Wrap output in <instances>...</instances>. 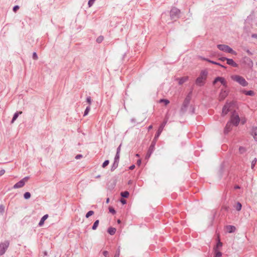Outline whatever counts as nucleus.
Instances as JSON below:
<instances>
[{
	"instance_id": "33",
	"label": "nucleus",
	"mask_w": 257,
	"mask_h": 257,
	"mask_svg": "<svg viewBox=\"0 0 257 257\" xmlns=\"http://www.w3.org/2000/svg\"><path fill=\"white\" fill-rule=\"evenodd\" d=\"M94 211H92V210H90V211H89L85 215V217L86 218H88L90 216L92 215L93 214H94Z\"/></svg>"
},
{
	"instance_id": "28",
	"label": "nucleus",
	"mask_w": 257,
	"mask_h": 257,
	"mask_svg": "<svg viewBox=\"0 0 257 257\" xmlns=\"http://www.w3.org/2000/svg\"><path fill=\"white\" fill-rule=\"evenodd\" d=\"M120 195L123 198H127L129 196V192L127 191L122 192Z\"/></svg>"
},
{
	"instance_id": "54",
	"label": "nucleus",
	"mask_w": 257,
	"mask_h": 257,
	"mask_svg": "<svg viewBox=\"0 0 257 257\" xmlns=\"http://www.w3.org/2000/svg\"><path fill=\"white\" fill-rule=\"evenodd\" d=\"M246 52L249 55H252L253 54V53L248 49L246 50Z\"/></svg>"
},
{
	"instance_id": "19",
	"label": "nucleus",
	"mask_w": 257,
	"mask_h": 257,
	"mask_svg": "<svg viewBox=\"0 0 257 257\" xmlns=\"http://www.w3.org/2000/svg\"><path fill=\"white\" fill-rule=\"evenodd\" d=\"M188 78H189L188 76H185L178 78L177 80H178V84L179 85L183 84L184 82H186L188 80Z\"/></svg>"
},
{
	"instance_id": "6",
	"label": "nucleus",
	"mask_w": 257,
	"mask_h": 257,
	"mask_svg": "<svg viewBox=\"0 0 257 257\" xmlns=\"http://www.w3.org/2000/svg\"><path fill=\"white\" fill-rule=\"evenodd\" d=\"M165 125V123H162L160 125L157 132H156V133L155 135V137H154L153 141L151 142V145H153L154 146H156L157 141L159 137H160L161 134L162 133Z\"/></svg>"
},
{
	"instance_id": "35",
	"label": "nucleus",
	"mask_w": 257,
	"mask_h": 257,
	"mask_svg": "<svg viewBox=\"0 0 257 257\" xmlns=\"http://www.w3.org/2000/svg\"><path fill=\"white\" fill-rule=\"evenodd\" d=\"M90 106H88L87 107H86V108L84 112L83 116L87 115L88 114L89 111H90Z\"/></svg>"
},
{
	"instance_id": "11",
	"label": "nucleus",
	"mask_w": 257,
	"mask_h": 257,
	"mask_svg": "<svg viewBox=\"0 0 257 257\" xmlns=\"http://www.w3.org/2000/svg\"><path fill=\"white\" fill-rule=\"evenodd\" d=\"M229 91L227 90H224L221 89L219 95V99L220 101L224 100L228 95Z\"/></svg>"
},
{
	"instance_id": "1",
	"label": "nucleus",
	"mask_w": 257,
	"mask_h": 257,
	"mask_svg": "<svg viewBox=\"0 0 257 257\" xmlns=\"http://www.w3.org/2000/svg\"><path fill=\"white\" fill-rule=\"evenodd\" d=\"M208 75V72L206 70L201 71L199 76L197 78L195 81V84L198 86H203L205 84V81Z\"/></svg>"
},
{
	"instance_id": "45",
	"label": "nucleus",
	"mask_w": 257,
	"mask_h": 257,
	"mask_svg": "<svg viewBox=\"0 0 257 257\" xmlns=\"http://www.w3.org/2000/svg\"><path fill=\"white\" fill-rule=\"evenodd\" d=\"M20 8L19 6H18V5H16V6H15L13 8V10L14 12H16L18 10H19Z\"/></svg>"
},
{
	"instance_id": "26",
	"label": "nucleus",
	"mask_w": 257,
	"mask_h": 257,
	"mask_svg": "<svg viewBox=\"0 0 257 257\" xmlns=\"http://www.w3.org/2000/svg\"><path fill=\"white\" fill-rule=\"evenodd\" d=\"M234 207L237 211H239L241 209L242 205L239 202H237Z\"/></svg>"
},
{
	"instance_id": "38",
	"label": "nucleus",
	"mask_w": 257,
	"mask_h": 257,
	"mask_svg": "<svg viewBox=\"0 0 257 257\" xmlns=\"http://www.w3.org/2000/svg\"><path fill=\"white\" fill-rule=\"evenodd\" d=\"M239 151L240 154H243L246 151V149L243 147H240L239 148Z\"/></svg>"
},
{
	"instance_id": "57",
	"label": "nucleus",
	"mask_w": 257,
	"mask_h": 257,
	"mask_svg": "<svg viewBox=\"0 0 257 257\" xmlns=\"http://www.w3.org/2000/svg\"><path fill=\"white\" fill-rule=\"evenodd\" d=\"M135 168V165H131L130 167H129V169L130 170H133L134 168Z\"/></svg>"
},
{
	"instance_id": "51",
	"label": "nucleus",
	"mask_w": 257,
	"mask_h": 257,
	"mask_svg": "<svg viewBox=\"0 0 257 257\" xmlns=\"http://www.w3.org/2000/svg\"><path fill=\"white\" fill-rule=\"evenodd\" d=\"M5 173V170L4 169H2L0 170V176L3 175Z\"/></svg>"
},
{
	"instance_id": "59",
	"label": "nucleus",
	"mask_w": 257,
	"mask_h": 257,
	"mask_svg": "<svg viewBox=\"0 0 257 257\" xmlns=\"http://www.w3.org/2000/svg\"><path fill=\"white\" fill-rule=\"evenodd\" d=\"M240 187L239 185H235L234 187V189H240Z\"/></svg>"
},
{
	"instance_id": "13",
	"label": "nucleus",
	"mask_w": 257,
	"mask_h": 257,
	"mask_svg": "<svg viewBox=\"0 0 257 257\" xmlns=\"http://www.w3.org/2000/svg\"><path fill=\"white\" fill-rule=\"evenodd\" d=\"M251 135L253 137L255 141H257V127L253 126L250 132Z\"/></svg>"
},
{
	"instance_id": "41",
	"label": "nucleus",
	"mask_w": 257,
	"mask_h": 257,
	"mask_svg": "<svg viewBox=\"0 0 257 257\" xmlns=\"http://www.w3.org/2000/svg\"><path fill=\"white\" fill-rule=\"evenodd\" d=\"M86 102L89 104V105L91 104L92 99L90 96H87L86 97Z\"/></svg>"
},
{
	"instance_id": "50",
	"label": "nucleus",
	"mask_w": 257,
	"mask_h": 257,
	"mask_svg": "<svg viewBox=\"0 0 257 257\" xmlns=\"http://www.w3.org/2000/svg\"><path fill=\"white\" fill-rule=\"evenodd\" d=\"M120 201L122 204H125L126 203V201L123 198H121Z\"/></svg>"
},
{
	"instance_id": "4",
	"label": "nucleus",
	"mask_w": 257,
	"mask_h": 257,
	"mask_svg": "<svg viewBox=\"0 0 257 257\" xmlns=\"http://www.w3.org/2000/svg\"><path fill=\"white\" fill-rule=\"evenodd\" d=\"M191 100V96L188 94L185 98L181 108L180 109V113L182 114H184L187 109Z\"/></svg>"
},
{
	"instance_id": "24",
	"label": "nucleus",
	"mask_w": 257,
	"mask_h": 257,
	"mask_svg": "<svg viewBox=\"0 0 257 257\" xmlns=\"http://www.w3.org/2000/svg\"><path fill=\"white\" fill-rule=\"evenodd\" d=\"M204 60H206L207 61H208V62H210V63H211L212 64L219 65L220 67H223V68H226V67H225L224 65H222L221 64H220V63H219L218 62H216L215 61H212V60H209V59H204Z\"/></svg>"
},
{
	"instance_id": "49",
	"label": "nucleus",
	"mask_w": 257,
	"mask_h": 257,
	"mask_svg": "<svg viewBox=\"0 0 257 257\" xmlns=\"http://www.w3.org/2000/svg\"><path fill=\"white\" fill-rule=\"evenodd\" d=\"M29 179V177L26 176V177H24L23 179H22L21 180H23V181L25 182V184L26 182L28 181Z\"/></svg>"
},
{
	"instance_id": "62",
	"label": "nucleus",
	"mask_w": 257,
	"mask_h": 257,
	"mask_svg": "<svg viewBox=\"0 0 257 257\" xmlns=\"http://www.w3.org/2000/svg\"><path fill=\"white\" fill-rule=\"evenodd\" d=\"M109 199L108 198H107L106 199V202L107 203H109Z\"/></svg>"
},
{
	"instance_id": "63",
	"label": "nucleus",
	"mask_w": 257,
	"mask_h": 257,
	"mask_svg": "<svg viewBox=\"0 0 257 257\" xmlns=\"http://www.w3.org/2000/svg\"><path fill=\"white\" fill-rule=\"evenodd\" d=\"M117 222L118 224L120 223V222H121L120 220V219H118V220H117Z\"/></svg>"
},
{
	"instance_id": "2",
	"label": "nucleus",
	"mask_w": 257,
	"mask_h": 257,
	"mask_svg": "<svg viewBox=\"0 0 257 257\" xmlns=\"http://www.w3.org/2000/svg\"><path fill=\"white\" fill-rule=\"evenodd\" d=\"M231 78L232 80L237 82L240 85L245 87L247 86L248 84V82L245 80V79L240 75H235L231 76Z\"/></svg>"
},
{
	"instance_id": "61",
	"label": "nucleus",
	"mask_w": 257,
	"mask_h": 257,
	"mask_svg": "<svg viewBox=\"0 0 257 257\" xmlns=\"http://www.w3.org/2000/svg\"><path fill=\"white\" fill-rule=\"evenodd\" d=\"M131 122H136V119L135 118H132L131 119Z\"/></svg>"
},
{
	"instance_id": "55",
	"label": "nucleus",
	"mask_w": 257,
	"mask_h": 257,
	"mask_svg": "<svg viewBox=\"0 0 257 257\" xmlns=\"http://www.w3.org/2000/svg\"><path fill=\"white\" fill-rule=\"evenodd\" d=\"M190 107L191 108V113H194L195 112V108L193 106H191Z\"/></svg>"
},
{
	"instance_id": "3",
	"label": "nucleus",
	"mask_w": 257,
	"mask_h": 257,
	"mask_svg": "<svg viewBox=\"0 0 257 257\" xmlns=\"http://www.w3.org/2000/svg\"><path fill=\"white\" fill-rule=\"evenodd\" d=\"M240 117L238 113L235 110H234L232 112V114L230 116V119L229 122H230V123L234 126H237L240 122Z\"/></svg>"
},
{
	"instance_id": "60",
	"label": "nucleus",
	"mask_w": 257,
	"mask_h": 257,
	"mask_svg": "<svg viewBox=\"0 0 257 257\" xmlns=\"http://www.w3.org/2000/svg\"><path fill=\"white\" fill-rule=\"evenodd\" d=\"M152 128H153V126H152V125H150V126H148V131H150V130H151Z\"/></svg>"
},
{
	"instance_id": "43",
	"label": "nucleus",
	"mask_w": 257,
	"mask_h": 257,
	"mask_svg": "<svg viewBox=\"0 0 257 257\" xmlns=\"http://www.w3.org/2000/svg\"><path fill=\"white\" fill-rule=\"evenodd\" d=\"M120 255V249L118 248L116 250L115 254H114V257H119Z\"/></svg>"
},
{
	"instance_id": "44",
	"label": "nucleus",
	"mask_w": 257,
	"mask_h": 257,
	"mask_svg": "<svg viewBox=\"0 0 257 257\" xmlns=\"http://www.w3.org/2000/svg\"><path fill=\"white\" fill-rule=\"evenodd\" d=\"M5 211V207L3 205H0V213L3 214Z\"/></svg>"
},
{
	"instance_id": "20",
	"label": "nucleus",
	"mask_w": 257,
	"mask_h": 257,
	"mask_svg": "<svg viewBox=\"0 0 257 257\" xmlns=\"http://www.w3.org/2000/svg\"><path fill=\"white\" fill-rule=\"evenodd\" d=\"M241 92L244 94L246 95H249V96H253L254 95V92L252 90H245L244 89L242 90Z\"/></svg>"
},
{
	"instance_id": "22",
	"label": "nucleus",
	"mask_w": 257,
	"mask_h": 257,
	"mask_svg": "<svg viewBox=\"0 0 257 257\" xmlns=\"http://www.w3.org/2000/svg\"><path fill=\"white\" fill-rule=\"evenodd\" d=\"M22 113V111H17L16 112H15L14 113L13 118L11 120V123H13L17 119V118H18L19 115L20 114H21Z\"/></svg>"
},
{
	"instance_id": "42",
	"label": "nucleus",
	"mask_w": 257,
	"mask_h": 257,
	"mask_svg": "<svg viewBox=\"0 0 257 257\" xmlns=\"http://www.w3.org/2000/svg\"><path fill=\"white\" fill-rule=\"evenodd\" d=\"M95 1V0H89V1L88 2V7H91L93 5Z\"/></svg>"
},
{
	"instance_id": "32",
	"label": "nucleus",
	"mask_w": 257,
	"mask_h": 257,
	"mask_svg": "<svg viewBox=\"0 0 257 257\" xmlns=\"http://www.w3.org/2000/svg\"><path fill=\"white\" fill-rule=\"evenodd\" d=\"M119 157L120 154L116 153L115 157L114 158V162H117L119 163Z\"/></svg>"
},
{
	"instance_id": "29",
	"label": "nucleus",
	"mask_w": 257,
	"mask_h": 257,
	"mask_svg": "<svg viewBox=\"0 0 257 257\" xmlns=\"http://www.w3.org/2000/svg\"><path fill=\"white\" fill-rule=\"evenodd\" d=\"M221 255L222 253L220 251H218L216 249H215L214 257H221Z\"/></svg>"
},
{
	"instance_id": "17",
	"label": "nucleus",
	"mask_w": 257,
	"mask_h": 257,
	"mask_svg": "<svg viewBox=\"0 0 257 257\" xmlns=\"http://www.w3.org/2000/svg\"><path fill=\"white\" fill-rule=\"evenodd\" d=\"M227 64L229 65H230L234 67H237L238 65L236 63H235L233 59L227 58L226 60Z\"/></svg>"
},
{
	"instance_id": "14",
	"label": "nucleus",
	"mask_w": 257,
	"mask_h": 257,
	"mask_svg": "<svg viewBox=\"0 0 257 257\" xmlns=\"http://www.w3.org/2000/svg\"><path fill=\"white\" fill-rule=\"evenodd\" d=\"M232 124L230 122L228 121L224 130L225 134H227L232 129Z\"/></svg>"
},
{
	"instance_id": "30",
	"label": "nucleus",
	"mask_w": 257,
	"mask_h": 257,
	"mask_svg": "<svg viewBox=\"0 0 257 257\" xmlns=\"http://www.w3.org/2000/svg\"><path fill=\"white\" fill-rule=\"evenodd\" d=\"M24 197L25 199H28L31 197V193L29 192H26L24 194Z\"/></svg>"
},
{
	"instance_id": "10",
	"label": "nucleus",
	"mask_w": 257,
	"mask_h": 257,
	"mask_svg": "<svg viewBox=\"0 0 257 257\" xmlns=\"http://www.w3.org/2000/svg\"><path fill=\"white\" fill-rule=\"evenodd\" d=\"M232 102H226L222 108V114L225 115L229 111L230 107L232 105Z\"/></svg>"
},
{
	"instance_id": "16",
	"label": "nucleus",
	"mask_w": 257,
	"mask_h": 257,
	"mask_svg": "<svg viewBox=\"0 0 257 257\" xmlns=\"http://www.w3.org/2000/svg\"><path fill=\"white\" fill-rule=\"evenodd\" d=\"M25 185V182L23 181V180H20L18 182H17L16 184H15L13 188L14 189H17L20 188L22 187H23Z\"/></svg>"
},
{
	"instance_id": "64",
	"label": "nucleus",
	"mask_w": 257,
	"mask_h": 257,
	"mask_svg": "<svg viewBox=\"0 0 257 257\" xmlns=\"http://www.w3.org/2000/svg\"><path fill=\"white\" fill-rule=\"evenodd\" d=\"M245 120H242V124H244V123H245Z\"/></svg>"
},
{
	"instance_id": "46",
	"label": "nucleus",
	"mask_w": 257,
	"mask_h": 257,
	"mask_svg": "<svg viewBox=\"0 0 257 257\" xmlns=\"http://www.w3.org/2000/svg\"><path fill=\"white\" fill-rule=\"evenodd\" d=\"M222 245V242L219 240L218 242L216 244V248L221 247Z\"/></svg>"
},
{
	"instance_id": "7",
	"label": "nucleus",
	"mask_w": 257,
	"mask_h": 257,
	"mask_svg": "<svg viewBox=\"0 0 257 257\" xmlns=\"http://www.w3.org/2000/svg\"><path fill=\"white\" fill-rule=\"evenodd\" d=\"M180 10L176 8H173L170 12V17L172 20L178 19L180 17Z\"/></svg>"
},
{
	"instance_id": "56",
	"label": "nucleus",
	"mask_w": 257,
	"mask_h": 257,
	"mask_svg": "<svg viewBox=\"0 0 257 257\" xmlns=\"http://www.w3.org/2000/svg\"><path fill=\"white\" fill-rule=\"evenodd\" d=\"M251 37L253 38L257 39V34H252L251 35Z\"/></svg>"
},
{
	"instance_id": "21",
	"label": "nucleus",
	"mask_w": 257,
	"mask_h": 257,
	"mask_svg": "<svg viewBox=\"0 0 257 257\" xmlns=\"http://www.w3.org/2000/svg\"><path fill=\"white\" fill-rule=\"evenodd\" d=\"M48 217V214H45L41 218V220L40 221H39V226H42L44 223V221L45 220L47 219V218Z\"/></svg>"
},
{
	"instance_id": "25",
	"label": "nucleus",
	"mask_w": 257,
	"mask_h": 257,
	"mask_svg": "<svg viewBox=\"0 0 257 257\" xmlns=\"http://www.w3.org/2000/svg\"><path fill=\"white\" fill-rule=\"evenodd\" d=\"M118 165V163L113 161V164L111 166V169H110V171L111 172L114 171L117 168Z\"/></svg>"
},
{
	"instance_id": "53",
	"label": "nucleus",
	"mask_w": 257,
	"mask_h": 257,
	"mask_svg": "<svg viewBox=\"0 0 257 257\" xmlns=\"http://www.w3.org/2000/svg\"><path fill=\"white\" fill-rule=\"evenodd\" d=\"M82 157V155L79 154L76 156L75 159H79Z\"/></svg>"
},
{
	"instance_id": "37",
	"label": "nucleus",
	"mask_w": 257,
	"mask_h": 257,
	"mask_svg": "<svg viewBox=\"0 0 257 257\" xmlns=\"http://www.w3.org/2000/svg\"><path fill=\"white\" fill-rule=\"evenodd\" d=\"M109 163V161L108 160H106L104 161V162L102 163V167L104 168H105Z\"/></svg>"
},
{
	"instance_id": "15",
	"label": "nucleus",
	"mask_w": 257,
	"mask_h": 257,
	"mask_svg": "<svg viewBox=\"0 0 257 257\" xmlns=\"http://www.w3.org/2000/svg\"><path fill=\"white\" fill-rule=\"evenodd\" d=\"M155 146H154L153 145H150L149 148V149H148V152L147 153V155H146V158H150V156H151L152 154L153 153V152L155 150Z\"/></svg>"
},
{
	"instance_id": "12",
	"label": "nucleus",
	"mask_w": 257,
	"mask_h": 257,
	"mask_svg": "<svg viewBox=\"0 0 257 257\" xmlns=\"http://www.w3.org/2000/svg\"><path fill=\"white\" fill-rule=\"evenodd\" d=\"M243 62L249 68H251L253 67V62L250 58L247 57H243Z\"/></svg>"
},
{
	"instance_id": "27",
	"label": "nucleus",
	"mask_w": 257,
	"mask_h": 257,
	"mask_svg": "<svg viewBox=\"0 0 257 257\" xmlns=\"http://www.w3.org/2000/svg\"><path fill=\"white\" fill-rule=\"evenodd\" d=\"M99 220H96L94 222L92 226V230H95L96 229L97 227H98V225L99 224Z\"/></svg>"
},
{
	"instance_id": "39",
	"label": "nucleus",
	"mask_w": 257,
	"mask_h": 257,
	"mask_svg": "<svg viewBox=\"0 0 257 257\" xmlns=\"http://www.w3.org/2000/svg\"><path fill=\"white\" fill-rule=\"evenodd\" d=\"M32 58L34 60H38V56L36 53V52H34L33 53V54H32Z\"/></svg>"
},
{
	"instance_id": "36",
	"label": "nucleus",
	"mask_w": 257,
	"mask_h": 257,
	"mask_svg": "<svg viewBox=\"0 0 257 257\" xmlns=\"http://www.w3.org/2000/svg\"><path fill=\"white\" fill-rule=\"evenodd\" d=\"M256 161H257V159L256 158H254L251 162V168L252 169H253L256 163Z\"/></svg>"
},
{
	"instance_id": "31",
	"label": "nucleus",
	"mask_w": 257,
	"mask_h": 257,
	"mask_svg": "<svg viewBox=\"0 0 257 257\" xmlns=\"http://www.w3.org/2000/svg\"><path fill=\"white\" fill-rule=\"evenodd\" d=\"M104 39L103 36H99L97 39H96V42L98 43H101Z\"/></svg>"
},
{
	"instance_id": "5",
	"label": "nucleus",
	"mask_w": 257,
	"mask_h": 257,
	"mask_svg": "<svg viewBox=\"0 0 257 257\" xmlns=\"http://www.w3.org/2000/svg\"><path fill=\"white\" fill-rule=\"evenodd\" d=\"M217 47L218 48V49L223 52L230 53L234 55H235L236 54V52L234 51L231 48L229 47L228 45L224 44H218L217 45Z\"/></svg>"
},
{
	"instance_id": "48",
	"label": "nucleus",
	"mask_w": 257,
	"mask_h": 257,
	"mask_svg": "<svg viewBox=\"0 0 257 257\" xmlns=\"http://www.w3.org/2000/svg\"><path fill=\"white\" fill-rule=\"evenodd\" d=\"M121 144H120L117 148V150H116V154H120V148H121Z\"/></svg>"
},
{
	"instance_id": "52",
	"label": "nucleus",
	"mask_w": 257,
	"mask_h": 257,
	"mask_svg": "<svg viewBox=\"0 0 257 257\" xmlns=\"http://www.w3.org/2000/svg\"><path fill=\"white\" fill-rule=\"evenodd\" d=\"M219 59L222 61H224L225 60H227V58L222 57L220 58Z\"/></svg>"
},
{
	"instance_id": "9",
	"label": "nucleus",
	"mask_w": 257,
	"mask_h": 257,
	"mask_svg": "<svg viewBox=\"0 0 257 257\" xmlns=\"http://www.w3.org/2000/svg\"><path fill=\"white\" fill-rule=\"evenodd\" d=\"M217 82H220L225 88L227 87V82L224 78L219 76L216 77L213 81V84L214 85Z\"/></svg>"
},
{
	"instance_id": "40",
	"label": "nucleus",
	"mask_w": 257,
	"mask_h": 257,
	"mask_svg": "<svg viewBox=\"0 0 257 257\" xmlns=\"http://www.w3.org/2000/svg\"><path fill=\"white\" fill-rule=\"evenodd\" d=\"M108 209L109 211L113 214H114L116 213L115 209L112 207H109Z\"/></svg>"
},
{
	"instance_id": "34",
	"label": "nucleus",
	"mask_w": 257,
	"mask_h": 257,
	"mask_svg": "<svg viewBox=\"0 0 257 257\" xmlns=\"http://www.w3.org/2000/svg\"><path fill=\"white\" fill-rule=\"evenodd\" d=\"M160 102H164L165 105H167L170 103V101L169 100L166 99H161L160 100Z\"/></svg>"
},
{
	"instance_id": "8",
	"label": "nucleus",
	"mask_w": 257,
	"mask_h": 257,
	"mask_svg": "<svg viewBox=\"0 0 257 257\" xmlns=\"http://www.w3.org/2000/svg\"><path fill=\"white\" fill-rule=\"evenodd\" d=\"M10 244L9 241L7 240L0 243V255H3L8 249Z\"/></svg>"
},
{
	"instance_id": "47",
	"label": "nucleus",
	"mask_w": 257,
	"mask_h": 257,
	"mask_svg": "<svg viewBox=\"0 0 257 257\" xmlns=\"http://www.w3.org/2000/svg\"><path fill=\"white\" fill-rule=\"evenodd\" d=\"M103 254L105 257H109L108 252L106 250L103 251Z\"/></svg>"
},
{
	"instance_id": "18",
	"label": "nucleus",
	"mask_w": 257,
	"mask_h": 257,
	"mask_svg": "<svg viewBox=\"0 0 257 257\" xmlns=\"http://www.w3.org/2000/svg\"><path fill=\"white\" fill-rule=\"evenodd\" d=\"M226 229L228 233H233L235 232L236 228L233 225H228L226 226Z\"/></svg>"
},
{
	"instance_id": "58",
	"label": "nucleus",
	"mask_w": 257,
	"mask_h": 257,
	"mask_svg": "<svg viewBox=\"0 0 257 257\" xmlns=\"http://www.w3.org/2000/svg\"><path fill=\"white\" fill-rule=\"evenodd\" d=\"M141 164V160L139 159L137 162V164L139 166H140Z\"/></svg>"
},
{
	"instance_id": "23",
	"label": "nucleus",
	"mask_w": 257,
	"mask_h": 257,
	"mask_svg": "<svg viewBox=\"0 0 257 257\" xmlns=\"http://www.w3.org/2000/svg\"><path fill=\"white\" fill-rule=\"evenodd\" d=\"M107 232L110 235H112L115 234L116 229L114 227H110L108 228Z\"/></svg>"
}]
</instances>
